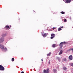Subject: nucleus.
<instances>
[{
  "mask_svg": "<svg viewBox=\"0 0 73 73\" xmlns=\"http://www.w3.org/2000/svg\"><path fill=\"white\" fill-rule=\"evenodd\" d=\"M72 1V0H66V3H70Z\"/></svg>",
  "mask_w": 73,
  "mask_h": 73,
  "instance_id": "obj_6",
  "label": "nucleus"
},
{
  "mask_svg": "<svg viewBox=\"0 0 73 73\" xmlns=\"http://www.w3.org/2000/svg\"><path fill=\"white\" fill-rule=\"evenodd\" d=\"M4 41V38H1L0 39V43L2 42H3Z\"/></svg>",
  "mask_w": 73,
  "mask_h": 73,
  "instance_id": "obj_8",
  "label": "nucleus"
},
{
  "mask_svg": "<svg viewBox=\"0 0 73 73\" xmlns=\"http://www.w3.org/2000/svg\"><path fill=\"white\" fill-rule=\"evenodd\" d=\"M51 36H52L50 37L51 39H52V38H53L55 36V34H52L51 35Z\"/></svg>",
  "mask_w": 73,
  "mask_h": 73,
  "instance_id": "obj_4",
  "label": "nucleus"
},
{
  "mask_svg": "<svg viewBox=\"0 0 73 73\" xmlns=\"http://www.w3.org/2000/svg\"><path fill=\"white\" fill-rule=\"evenodd\" d=\"M56 47V46H52V48H55Z\"/></svg>",
  "mask_w": 73,
  "mask_h": 73,
  "instance_id": "obj_25",
  "label": "nucleus"
},
{
  "mask_svg": "<svg viewBox=\"0 0 73 73\" xmlns=\"http://www.w3.org/2000/svg\"><path fill=\"white\" fill-rule=\"evenodd\" d=\"M63 60H64V61H65V62H66V58H64L63 59Z\"/></svg>",
  "mask_w": 73,
  "mask_h": 73,
  "instance_id": "obj_19",
  "label": "nucleus"
},
{
  "mask_svg": "<svg viewBox=\"0 0 73 73\" xmlns=\"http://www.w3.org/2000/svg\"><path fill=\"white\" fill-rule=\"evenodd\" d=\"M60 28H63V27H60Z\"/></svg>",
  "mask_w": 73,
  "mask_h": 73,
  "instance_id": "obj_28",
  "label": "nucleus"
},
{
  "mask_svg": "<svg viewBox=\"0 0 73 73\" xmlns=\"http://www.w3.org/2000/svg\"><path fill=\"white\" fill-rule=\"evenodd\" d=\"M56 59H57L59 61H60V60H61V59L60 58H59V57H58L57 56L56 57Z\"/></svg>",
  "mask_w": 73,
  "mask_h": 73,
  "instance_id": "obj_10",
  "label": "nucleus"
},
{
  "mask_svg": "<svg viewBox=\"0 0 73 73\" xmlns=\"http://www.w3.org/2000/svg\"><path fill=\"white\" fill-rule=\"evenodd\" d=\"M0 48L3 52H6L7 51V49L6 47H5L4 46H1Z\"/></svg>",
  "mask_w": 73,
  "mask_h": 73,
  "instance_id": "obj_1",
  "label": "nucleus"
},
{
  "mask_svg": "<svg viewBox=\"0 0 73 73\" xmlns=\"http://www.w3.org/2000/svg\"><path fill=\"white\" fill-rule=\"evenodd\" d=\"M0 46H1V45H0Z\"/></svg>",
  "mask_w": 73,
  "mask_h": 73,
  "instance_id": "obj_33",
  "label": "nucleus"
},
{
  "mask_svg": "<svg viewBox=\"0 0 73 73\" xmlns=\"http://www.w3.org/2000/svg\"><path fill=\"white\" fill-rule=\"evenodd\" d=\"M42 61H43V60H42V59L41 60Z\"/></svg>",
  "mask_w": 73,
  "mask_h": 73,
  "instance_id": "obj_31",
  "label": "nucleus"
},
{
  "mask_svg": "<svg viewBox=\"0 0 73 73\" xmlns=\"http://www.w3.org/2000/svg\"><path fill=\"white\" fill-rule=\"evenodd\" d=\"M50 61V60H49Z\"/></svg>",
  "mask_w": 73,
  "mask_h": 73,
  "instance_id": "obj_34",
  "label": "nucleus"
},
{
  "mask_svg": "<svg viewBox=\"0 0 73 73\" xmlns=\"http://www.w3.org/2000/svg\"><path fill=\"white\" fill-rule=\"evenodd\" d=\"M62 47V46H61L60 47V49H61Z\"/></svg>",
  "mask_w": 73,
  "mask_h": 73,
  "instance_id": "obj_29",
  "label": "nucleus"
},
{
  "mask_svg": "<svg viewBox=\"0 0 73 73\" xmlns=\"http://www.w3.org/2000/svg\"><path fill=\"white\" fill-rule=\"evenodd\" d=\"M68 58L69 60H73V58H72V55H71L70 56L68 57Z\"/></svg>",
  "mask_w": 73,
  "mask_h": 73,
  "instance_id": "obj_7",
  "label": "nucleus"
},
{
  "mask_svg": "<svg viewBox=\"0 0 73 73\" xmlns=\"http://www.w3.org/2000/svg\"><path fill=\"white\" fill-rule=\"evenodd\" d=\"M48 63L49 64H50V62H49Z\"/></svg>",
  "mask_w": 73,
  "mask_h": 73,
  "instance_id": "obj_30",
  "label": "nucleus"
},
{
  "mask_svg": "<svg viewBox=\"0 0 73 73\" xmlns=\"http://www.w3.org/2000/svg\"><path fill=\"white\" fill-rule=\"evenodd\" d=\"M66 21H67V20L66 19H64V22H66Z\"/></svg>",
  "mask_w": 73,
  "mask_h": 73,
  "instance_id": "obj_22",
  "label": "nucleus"
},
{
  "mask_svg": "<svg viewBox=\"0 0 73 73\" xmlns=\"http://www.w3.org/2000/svg\"><path fill=\"white\" fill-rule=\"evenodd\" d=\"M5 68L1 65H0V70L1 71H3L4 70Z\"/></svg>",
  "mask_w": 73,
  "mask_h": 73,
  "instance_id": "obj_3",
  "label": "nucleus"
},
{
  "mask_svg": "<svg viewBox=\"0 0 73 73\" xmlns=\"http://www.w3.org/2000/svg\"><path fill=\"white\" fill-rule=\"evenodd\" d=\"M15 60V59H14V58H12V61H14Z\"/></svg>",
  "mask_w": 73,
  "mask_h": 73,
  "instance_id": "obj_20",
  "label": "nucleus"
},
{
  "mask_svg": "<svg viewBox=\"0 0 73 73\" xmlns=\"http://www.w3.org/2000/svg\"><path fill=\"white\" fill-rule=\"evenodd\" d=\"M61 30H62V29L61 28V27L59 28L58 29V31H61Z\"/></svg>",
  "mask_w": 73,
  "mask_h": 73,
  "instance_id": "obj_16",
  "label": "nucleus"
},
{
  "mask_svg": "<svg viewBox=\"0 0 73 73\" xmlns=\"http://www.w3.org/2000/svg\"><path fill=\"white\" fill-rule=\"evenodd\" d=\"M72 50V51H73V48H70L69 49V50H68L67 51L68 52H70V51Z\"/></svg>",
  "mask_w": 73,
  "mask_h": 73,
  "instance_id": "obj_12",
  "label": "nucleus"
},
{
  "mask_svg": "<svg viewBox=\"0 0 73 73\" xmlns=\"http://www.w3.org/2000/svg\"><path fill=\"white\" fill-rule=\"evenodd\" d=\"M56 44H54L52 45V46H56Z\"/></svg>",
  "mask_w": 73,
  "mask_h": 73,
  "instance_id": "obj_24",
  "label": "nucleus"
},
{
  "mask_svg": "<svg viewBox=\"0 0 73 73\" xmlns=\"http://www.w3.org/2000/svg\"><path fill=\"white\" fill-rule=\"evenodd\" d=\"M42 35L44 37H45L47 36V34L46 33L42 34Z\"/></svg>",
  "mask_w": 73,
  "mask_h": 73,
  "instance_id": "obj_9",
  "label": "nucleus"
},
{
  "mask_svg": "<svg viewBox=\"0 0 73 73\" xmlns=\"http://www.w3.org/2000/svg\"><path fill=\"white\" fill-rule=\"evenodd\" d=\"M43 72L44 73H49V70H44Z\"/></svg>",
  "mask_w": 73,
  "mask_h": 73,
  "instance_id": "obj_5",
  "label": "nucleus"
},
{
  "mask_svg": "<svg viewBox=\"0 0 73 73\" xmlns=\"http://www.w3.org/2000/svg\"><path fill=\"white\" fill-rule=\"evenodd\" d=\"M2 37H5V35L4 34H3L2 35Z\"/></svg>",
  "mask_w": 73,
  "mask_h": 73,
  "instance_id": "obj_21",
  "label": "nucleus"
},
{
  "mask_svg": "<svg viewBox=\"0 0 73 73\" xmlns=\"http://www.w3.org/2000/svg\"><path fill=\"white\" fill-rule=\"evenodd\" d=\"M11 27L12 26H10V27Z\"/></svg>",
  "mask_w": 73,
  "mask_h": 73,
  "instance_id": "obj_32",
  "label": "nucleus"
},
{
  "mask_svg": "<svg viewBox=\"0 0 73 73\" xmlns=\"http://www.w3.org/2000/svg\"><path fill=\"white\" fill-rule=\"evenodd\" d=\"M72 73H73V72Z\"/></svg>",
  "mask_w": 73,
  "mask_h": 73,
  "instance_id": "obj_35",
  "label": "nucleus"
},
{
  "mask_svg": "<svg viewBox=\"0 0 73 73\" xmlns=\"http://www.w3.org/2000/svg\"><path fill=\"white\" fill-rule=\"evenodd\" d=\"M63 69H64V70H66V69H67V68H66L65 67H63Z\"/></svg>",
  "mask_w": 73,
  "mask_h": 73,
  "instance_id": "obj_17",
  "label": "nucleus"
},
{
  "mask_svg": "<svg viewBox=\"0 0 73 73\" xmlns=\"http://www.w3.org/2000/svg\"><path fill=\"white\" fill-rule=\"evenodd\" d=\"M51 54V52H50L49 54H47V56H50V54Z\"/></svg>",
  "mask_w": 73,
  "mask_h": 73,
  "instance_id": "obj_15",
  "label": "nucleus"
},
{
  "mask_svg": "<svg viewBox=\"0 0 73 73\" xmlns=\"http://www.w3.org/2000/svg\"><path fill=\"white\" fill-rule=\"evenodd\" d=\"M71 65L72 66H73V63H71Z\"/></svg>",
  "mask_w": 73,
  "mask_h": 73,
  "instance_id": "obj_23",
  "label": "nucleus"
},
{
  "mask_svg": "<svg viewBox=\"0 0 73 73\" xmlns=\"http://www.w3.org/2000/svg\"><path fill=\"white\" fill-rule=\"evenodd\" d=\"M62 14H65V12L62 11L60 12Z\"/></svg>",
  "mask_w": 73,
  "mask_h": 73,
  "instance_id": "obj_18",
  "label": "nucleus"
},
{
  "mask_svg": "<svg viewBox=\"0 0 73 73\" xmlns=\"http://www.w3.org/2000/svg\"><path fill=\"white\" fill-rule=\"evenodd\" d=\"M21 73H24V72L22 71L21 72Z\"/></svg>",
  "mask_w": 73,
  "mask_h": 73,
  "instance_id": "obj_27",
  "label": "nucleus"
},
{
  "mask_svg": "<svg viewBox=\"0 0 73 73\" xmlns=\"http://www.w3.org/2000/svg\"><path fill=\"white\" fill-rule=\"evenodd\" d=\"M62 52H63V51L62 50H61L60 51V52L59 53V55H61L62 53Z\"/></svg>",
  "mask_w": 73,
  "mask_h": 73,
  "instance_id": "obj_11",
  "label": "nucleus"
},
{
  "mask_svg": "<svg viewBox=\"0 0 73 73\" xmlns=\"http://www.w3.org/2000/svg\"><path fill=\"white\" fill-rule=\"evenodd\" d=\"M68 44V42H62L60 43L59 45L60 46H63V45H65V44Z\"/></svg>",
  "mask_w": 73,
  "mask_h": 73,
  "instance_id": "obj_2",
  "label": "nucleus"
},
{
  "mask_svg": "<svg viewBox=\"0 0 73 73\" xmlns=\"http://www.w3.org/2000/svg\"><path fill=\"white\" fill-rule=\"evenodd\" d=\"M5 27L7 29H8L9 28V26L8 25L6 26H5Z\"/></svg>",
  "mask_w": 73,
  "mask_h": 73,
  "instance_id": "obj_14",
  "label": "nucleus"
},
{
  "mask_svg": "<svg viewBox=\"0 0 73 73\" xmlns=\"http://www.w3.org/2000/svg\"><path fill=\"white\" fill-rule=\"evenodd\" d=\"M54 29H55V28L53 27V30H54Z\"/></svg>",
  "mask_w": 73,
  "mask_h": 73,
  "instance_id": "obj_26",
  "label": "nucleus"
},
{
  "mask_svg": "<svg viewBox=\"0 0 73 73\" xmlns=\"http://www.w3.org/2000/svg\"><path fill=\"white\" fill-rule=\"evenodd\" d=\"M53 70V71H54V73H56V72H57V70H56V69H54Z\"/></svg>",
  "mask_w": 73,
  "mask_h": 73,
  "instance_id": "obj_13",
  "label": "nucleus"
}]
</instances>
